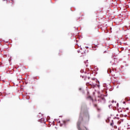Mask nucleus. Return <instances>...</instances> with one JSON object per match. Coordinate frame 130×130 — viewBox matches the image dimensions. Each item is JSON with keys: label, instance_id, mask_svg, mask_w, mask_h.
Masks as SVG:
<instances>
[{"label": "nucleus", "instance_id": "1", "mask_svg": "<svg viewBox=\"0 0 130 130\" xmlns=\"http://www.w3.org/2000/svg\"><path fill=\"white\" fill-rule=\"evenodd\" d=\"M99 84L100 83L97 79L92 78L91 79V81L89 82H87L86 83V85L88 86V85H90V86H93V87H98L99 88L100 87Z\"/></svg>", "mask_w": 130, "mask_h": 130}, {"label": "nucleus", "instance_id": "2", "mask_svg": "<svg viewBox=\"0 0 130 130\" xmlns=\"http://www.w3.org/2000/svg\"><path fill=\"white\" fill-rule=\"evenodd\" d=\"M93 45L94 46H92L93 50H96L97 48L98 47V45H99V43L98 42V40H94L93 41Z\"/></svg>", "mask_w": 130, "mask_h": 130}, {"label": "nucleus", "instance_id": "3", "mask_svg": "<svg viewBox=\"0 0 130 130\" xmlns=\"http://www.w3.org/2000/svg\"><path fill=\"white\" fill-rule=\"evenodd\" d=\"M40 121L42 122V123H45L46 122L44 118H41Z\"/></svg>", "mask_w": 130, "mask_h": 130}, {"label": "nucleus", "instance_id": "4", "mask_svg": "<svg viewBox=\"0 0 130 130\" xmlns=\"http://www.w3.org/2000/svg\"><path fill=\"white\" fill-rule=\"evenodd\" d=\"M99 101H100L101 102H102V101H103V102H105V99H104V98H102L100 100H99Z\"/></svg>", "mask_w": 130, "mask_h": 130}, {"label": "nucleus", "instance_id": "5", "mask_svg": "<svg viewBox=\"0 0 130 130\" xmlns=\"http://www.w3.org/2000/svg\"><path fill=\"white\" fill-rule=\"evenodd\" d=\"M125 100H126L127 101H130V99L129 98H126Z\"/></svg>", "mask_w": 130, "mask_h": 130}, {"label": "nucleus", "instance_id": "6", "mask_svg": "<svg viewBox=\"0 0 130 130\" xmlns=\"http://www.w3.org/2000/svg\"><path fill=\"white\" fill-rule=\"evenodd\" d=\"M97 110H98V111H101V109H100L99 108H97Z\"/></svg>", "mask_w": 130, "mask_h": 130}, {"label": "nucleus", "instance_id": "7", "mask_svg": "<svg viewBox=\"0 0 130 130\" xmlns=\"http://www.w3.org/2000/svg\"><path fill=\"white\" fill-rule=\"evenodd\" d=\"M113 124H114L113 122H112L111 123L110 125H111L112 126H113Z\"/></svg>", "mask_w": 130, "mask_h": 130}, {"label": "nucleus", "instance_id": "8", "mask_svg": "<svg viewBox=\"0 0 130 130\" xmlns=\"http://www.w3.org/2000/svg\"><path fill=\"white\" fill-rule=\"evenodd\" d=\"M122 111H123V112H124L125 111V110L124 109L123 110H122V111H121V112H122Z\"/></svg>", "mask_w": 130, "mask_h": 130}, {"label": "nucleus", "instance_id": "9", "mask_svg": "<svg viewBox=\"0 0 130 130\" xmlns=\"http://www.w3.org/2000/svg\"><path fill=\"white\" fill-rule=\"evenodd\" d=\"M111 106H112V105H109V108H110V107H111Z\"/></svg>", "mask_w": 130, "mask_h": 130}, {"label": "nucleus", "instance_id": "10", "mask_svg": "<svg viewBox=\"0 0 130 130\" xmlns=\"http://www.w3.org/2000/svg\"><path fill=\"white\" fill-rule=\"evenodd\" d=\"M81 77H82V79H83L84 76H81Z\"/></svg>", "mask_w": 130, "mask_h": 130}, {"label": "nucleus", "instance_id": "11", "mask_svg": "<svg viewBox=\"0 0 130 130\" xmlns=\"http://www.w3.org/2000/svg\"><path fill=\"white\" fill-rule=\"evenodd\" d=\"M127 116V115H125V117H126Z\"/></svg>", "mask_w": 130, "mask_h": 130}, {"label": "nucleus", "instance_id": "12", "mask_svg": "<svg viewBox=\"0 0 130 130\" xmlns=\"http://www.w3.org/2000/svg\"><path fill=\"white\" fill-rule=\"evenodd\" d=\"M116 116H118V114H117V115H116Z\"/></svg>", "mask_w": 130, "mask_h": 130}, {"label": "nucleus", "instance_id": "13", "mask_svg": "<svg viewBox=\"0 0 130 130\" xmlns=\"http://www.w3.org/2000/svg\"><path fill=\"white\" fill-rule=\"evenodd\" d=\"M65 122H66V121H63V123H65Z\"/></svg>", "mask_w": 130, "mask_h": 130}, {"label": "nucleus", "instance_id": "14", "mask_svg": "<svg viewBox=\"0 0 130 130\" xmlns=\"http://www.w3.org/2000/svg\"><path fill=\"white\" fill-rule=\"evenodd\" d=\"M86 47V48H89V47Z\"/></svg>", "mask_w": 130, "mask_h": 130}, {"label": "nucleus", "instance_id": "15", "mask_svg": "<svg viewBox=\"0 0 130 130\" xmlns=\"http://www.w3.org/2000/svg\"><path fill=\"white\" fill-rule=\"evenodd\" d=\"M88 80H89V79H90V77H88Z\"/></svg>", "mask_w": 130, "mask_h": 130}, {"label": "nucleus", "instance_id": "16", "mask_svg": "<svg viewBox=\"0 0 130 130\" xmlns=\"http://www.w3.org/2000/svg\"><path fill=\"white\" fill-rule=\"evenodd\" d=\"M84 80H85V81L86 80V78H85Z\"/></svg>", "mask_w": 130, "mask_h": 130}, {"label": "nucleus", "instance_id": "17", "mask_svg": "<svg viewBox=\"0 0 130 130\" xmlns=\"http://www.w3.org/2000/svg\"><path fill=\"white\" fill-rule=\"evenodd\" d=\"M89 98H90V99H91V96H89Z\"/></svg>", "mask_w": 130, "mask_h": 130}]
</instances>
